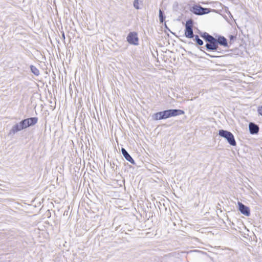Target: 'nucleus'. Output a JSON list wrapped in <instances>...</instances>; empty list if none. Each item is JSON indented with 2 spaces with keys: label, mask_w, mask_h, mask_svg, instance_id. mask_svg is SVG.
<instances>
[{
  "label": "nucleus",
  "mask_w": 262,
  "mask_h": 262,
  "mask_svg": "<svg viewBox=\"0 0 262 262\" xmlns=\"http://www.w3.org/2000/svg\"><path fill=\"white\" fill-rule=\"evenodd\" d=\"M121 153L123 156L124 158L128 162H129L132 164L135 165L136 163L133 158L130 156V155L128 154V152L126 151V150L122 148L121 149Z\"/></svg>",
  "instance_id": "10"
},
{
  "label": "nucleus",
  "mask_w": 262,
  "mask_h": 262,
  "mask_svg": "<svg viewBox=\"0 0 262 262\" xmlns=\"http://www.w3.org/2000/svg\"><path fill=\"white\" fill-rule=\"evenodd\" d=\"M193 28H185V36L188 38H192L194 37Z\"/></svg>",
  "instance_id": "11"
},
{
  "label": "nucleus",
  "mask_w": 262,
  "mask_h": 262,
  "mask_svg": "<svg viewBox=\"0 0 262 262\" xmlns=\"http://www.w3.org/2000/svg\"><path fill=\"white\" fill-rule=\"evenodd\" d=\"M62 38H63V39H65V35H64V33L63 32H62Z\"/></svg>",
  "instance_id": "20"
},
{
  "label": "nucleus",
  "mask_w": 262,
  "mask_h": 262,
  "mask_svg": "<svg viewBox=\"0 0 262 262\" xmlns=\"http://www.w3.org/2000/svg\"><path fill=\"white\" fill-rule=\"evenodd\" d=\"M230 42H231L232 41H234L236 39V36L234 35H230L229 36Z\"/></svg>",
  "instance_id": "17"
},
{
  "label": "nucleus",
  "mask_w": 262,
  "mask_h": 262,
  "mask_svg": "<svg viewBox=\"0 0 262 262\" xmlns=\"http://www.w3.org/2000/svg\"><path fill=\"white\" fill-rule=\"evenodd\" d=\"M30 68L31 72L34 75H35V76H38L39 75V71L35 66L31 65Z\"/></svg>",
  "instance_id": "12"
},
{
  "label": "nucleus",
  "mask_w": 262,
  "mask_h": 262,
  "mask_svg": "<svg viewBox=\"0 0 262 262\" xmlns=\"http://www.w3.org/2000/svg\"><path fill=\"white\" fill-rule=\"evenodd\" d=\"M134 7L137 10L140 9L139 5V0H134L133 3Z\"/></svg>",
  "instance_id": "16"
},
{
  "label": "nucleus",
  "mask_w": 262,
  "mask_h": 262,
  "mask_svg": "<svg viewBox=\"0 0 262 262\" xmlns=\"http://www.w3.org/2000/svg\"><path fill=\"white\" fill-rule=\"evenodd\" d=\"M218 134L220 137L225 139L230 145L236 146V142L234 136L231 132L227 130L220 129Z\"/></svg>",
  "instance_id": "4"
},
{
  "label": "nucleus",
  "mask_w": 262,
  "mask_h": 262,
  "mask_svg": "<svg viewBox=\"0 0 262 262\" xmlns=\"http://www.w3.org/2000/svg\"><path fill=\"white\" fill-rule=\"evenodd\" d=\"M257 112L258 114L262 116V106H259L258 107Z\"/></svg>",
  "instance_id": "18"
},
{
  "label": "nucleus",
  "mask_w": 262,
  "mask_h": 262,
  "mask_svg": "<svg viewBox=\"0 0 262 262\" xmlns=\"http://www.w3.org/2000/svg\"><path fill=\"white\" fill-rule=\"evenodd\" d=\"M201 36L207 42L206 45L200 48V50L204 51L206 49L208 51H216L219 48L216 42L215 38L209 33L204 32L200 34Z\"/></svg>",
  "instance_id": "2"
},
{
  "label": "nucleus",
  "mask_w": 262,
  "mask_h": 262,
  "mask_svg": "<svg viewBox=\"0 0 262 262\" xmlns=\"http://www.w3.org/2000/svg\"><path fill=\"white\" fill-rule=\"evenodd\" d=\"M185 113L184 111L179 109H169L154 114L152 118L154 120L166 119L171 117H175Z\"/></svg>",
  "instance_id": "3"
},
{
  "label": "nucleus",
  "mask_w": 262,
  "mask_h": 262,
  "mask_svg": "<svg viewBox=\"0 0 262 262\" xmlns=\"http://www.w3.org/2000/svg\"><path fill=\"white\" fill-rule=\"evenodd\" d=\"M38 121L37 117H31L23 119L20 122L15 124L9 130L8 136L12 137L17 133L28 128L29 126H33Z\"/></svg>",
  "instance_id": "1"
},
{
  "label": "nucleus",
  "mask_w": 262,
  "mask_h": 262,
  "mask_svg": "<svg viewBox=\"0 0 262 262\" xmlns=\"http://www.w3.org/2000/svg\"><path fill=\"white\" fill-rule=\"evenodd\" d=\"M159 21L160 23H162L165 21V15L164 12L161 9H159Z\"/></svg>",
  "instance_id": "13"
},
{
  "label": "nucleus",
  "mask_w": 262,
  "mask_h": 262,
  "mask_svg": "<svg viewBox=\"0 0 262 262\" xmlns=\"http://www.w3.org/2000/svg\"><path fill=\"white\" fill-rule=\"evenodd\" d=\"M238 209L241 213L246 216H249L250 215V210L249 207L246 206L242 202H238Z\"/></svg>",
  "instance_id": "7"
},
{
  "label": "nucleus",
  "mask_w": 262,
  "mask_h": 262,
  "mask_svg": "<svg viewBox=\"0 0 262 262\" xmlns=\"http://www.w3.org/2000/svg\"><path fill=\"white\" fill-rule=\"evenodd\" d=\"M204 53L206 54V55H207V56H209V57H212V58H213V57H216V56L211 55H210L209 54H208V53H206V52H204Z\"/></svg>",
  "instance_id": "19"
},
{
  "label": "nucleus",
  "mask_w": 262,
  "mask_h": 262,
  "mask_svg": "<svg viewBox=\"0 0 262 262\" xmlns=\"http://www.w3.org/2000/svg\"><path fill=\"white\" fill-rule=\"evenodd\" d=\"M190 11L197 15H202L209 13V9L204 8L200 5H194L190 9Z\"/></svg>",
  "instance_id": "5"
},
{
  "label": "nucleus",
  "mask_w": 262,
  "mask_h": 262,
  "mask_svg": "<svg viewBox=\"0 0 262 262\" xmlns=\"http://www.w3.org/2000/svg\"><path fill=\"white\" fill-rule=\"evenodd\" d=\"M193 37L194 41H195L198 45L202 46L204 44L203 41L200 38L199 36L198 35H194Z\"/></svg>",
  "instance_id": "14"
},
{
  "label": "nucleus",
  "mask_w": 262,
  "mask_h": 262,
  "mask_svg": "<svg viewBox=\"0 0 262 262\" xmlns=\"http://www.w3.org/2000/svg\"><path fill=\"white\" fill-rule=\"evenodd\" d=\"M165 27L166 29H167L168 31H170L169 29L167 27L166 24L165 23Z\"/></svg>",
  "instance_id": "21"
},
{
  "label": "nucleus",
  "mask_w": 262,
  "mask_h": 262,
  "mask_svg": "<svg viewBox=\"0 0 262 262\" xmlns=\"http://www.w3.org/2000/svg\"><path fill=\"white\" fill-rule=\"evenodd\" d=\"M193 21L192 19H189L186 21L185 28H193Z\"/></svg>",
  "instance_id": "15"
},
{
  "label": "nucleus",
  "mask_w": 262,
  "mask_h": 262,
  "mask_svg": "<svg viewBox=\"0 0 262 262\" xmlns=\"http://www.w3.org/2000/svg\"><path fill=\"white\" fill-rule=\"evenodd\" d=\"M126 40L130 45L137 46L139 44V38L138 34L136 32H129L126 37Z\"/></svg>",
  "instance_id": "6"
},
{
  "label": "nucleus",
  "mask_w": 262,
  "mask_h": 262,
  "mask_svg": "<svg viewBox=\"0 0 262 262\" xmlns=\"http://www.w3.org/2000/svg\"><path fill=\"white\" fill-rule=\"evenodd\" d=\"M249 130L251 135L258 134L259 127V126L253 122H250L249 124Z\"/></svg>",
  "instance_id": "9"
},
{
  "label": "nucleus",
  "mask_w": 262,
  "mask_h": 262,
  "mask_svg": "<svg viewBox=\"0 0 262 262\" xmlns=\"http://www.w3.org/2000/svg\"><path fill=\"white\" fill-rule=\"evenodd\" d=\"M215 40L217 47L220 45L224 47H228L227 39L224 36L219 35L217 38H215Z\"/></svg>",
  "instance_id": "8"
}]
</instances>
